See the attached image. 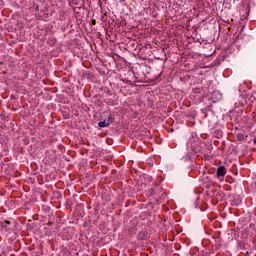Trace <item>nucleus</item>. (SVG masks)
I'll list each match as a JSON object with an SVG mask.
<instances>
[{
    "label": "nucleus",
    "mask_w": 256,
    "mask_h": 256,
    "mask_svg": "<svg viewBox=\"0 0 256 256\" xmlns=\"http://www.w3.org/2000/svg\"><path fill=\"white\" fill-rule=\"evenodd\" d=\"M227 174V169H225L224 166H221L217 169V178L220 180V181H223V178L225 177V175Z\"/></svg>",
    "instance_id": "f257e3e1"
},
{
    "label": "nucleus",
    "mask_w": 256,
    "mask_h": 256,
    "mask_svg": "<svg viewBox=\"0 0 256 256\" xmlns=\"http://www.w3.org/2000/svg\"><path fill=\"white\" fill-rule=\"evenodd\" d=\"M111 116H109L107 119H105L104 121H101L98 123V125L100 127H109V125H111Z\"/></svg>",
    "instance_id": "f03ea898"
},
{
    "label": "nucleus",
    "mask_w": 256,
    "mask_h": 256,
    "mask_svg": "<svg viewBox=\"0 0 256 256\" xmlns=\"http://www.w3.org/2000/svg\"><path fill=\"white\" fill-rule=\"evenodd\" d=\"M236 137H237L238 141H243L245 139V134L238 133Z\"/></svg>",
    "instance_id": "7ed1b4c3"
},
{
    "label": "nucleus",
    "mask_w": 256,
    "mask_h": 256,
    "mask_svg": "<svg viewBox=\"0 0 256 256\" xmlns=\"http://www.w3.org/2000/svg\"><path fill=\"white\" fill-rule=\"evenodd\" d=\"M254 143H255V145H256V138L254 139Z\"/></svg>",
    "instance_id": "20e7f679"
},
{
    "label": "nucleus",
    "mask_w": 256,
    "mask_h": 256,
    "mask_svg": "<svg viewBox=\"0 0 256 256\" xmlns=\"http://www.w3.org/2000/svg\"><path fill=\"white\" fill-rule=\"evenodd\" d=\"M6 223L9 225V221H6Z\"/></svg>",
    "instance_id": "39448f33"
}]
</instances>
